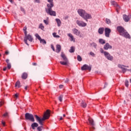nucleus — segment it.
Listing matches in <instances>:
<instances>
[{"label": "nucleus", "instance_id": "obj_1", "mask_svg": "<svg viewBox=\"0 0 131 131\" xmlns=\"http://www.w3.org/2000/svg\"><path fill=\"white\" fill-rule=\"evenodd\" d=\"M51 116V111L50 110H47L46 112L44 113L43 117L40 118L38 116L35 115L34 117L36 118V120L38 122L40 125H43V122L47 119H49Z\"/></svg>", "mask_w": 131, "mask_h": 131}, {"label": "nucleus", "instance_id": "obj_2", "mask_svg": "<svg viewBox=\"0 0 131 131\" xmlns=\"http://www.w3.org/2000/svg\"><path fill=\"white\" fill-rule=\"evenodd\" d=\"M48 2L49 4H47V8H46L47 14L50 16H56V11H53L52 9V8L54 7V2H53V0H48Z\"/></svg>", "mask_w": 131, "mask_h": 131}, {"label": "nucleus", "instance_id": "obj_3", "mask_svg": "<svg viewBox=\"0 0 131 131\" xmlns=\"http://www.w3.org/2000/svg\"><path fill=\"white\" fill-rule=\"evenodd\" d=\"M117 31L120 34V35L125 37V38H130V35L127 33L126 30L121 26H118L117 27Z\"/></svg>", "mask_w": 131, "mask_h": 131}, {"label": "nucleus", "instance_id": "obj_4", "mask_svg": "<svg viewBox=\"0 0 131 131\" xmlns=\"http://www.w3.org/2000/svg\"><path fill=\"white\" fill-rule=\"evenodd\" d=\"M25 119L26 120H30V121H32V122L35 121L33 115L28 113L25 114Z\"/></svg>", "mask_w": 131, "mask_h": 131}, {"label": "nucleus", "instance_id": "obj_5", "mask_svg": "<svg viewBox=\"0 0 131 131\" xmlns=\"http://www.w3.org/2000/svg\"><path fill=\"white\" fill-rule=\"evenodd\" d=\"M27 40H29V41L32 42V40H33V38L32 36L30 35H28L26 37H25L24 38V42L25 43H26L27 46H29V44L27 42Z\"/></svg>", "mask_w": 131, "mask_h": 131}, {"label": "nucleus", "instance_id": "obj_6", "mask_svg": "<svg viewBox=\"0 0 131 131\" xmlns=\"http://www.w3.org/2000/svg\"><path fill=\"white\" fill-rule=\"evenodd\" d=\"M104 55L105 57L106 58L107 60H109V61H113L114 58L112 55L109 53V52L105 51L104 52Z\"/></svg>", "mask_w": 131, "mask_h": 131}, {"label": "nucleus", "instance_id": "obj_7", "mask_svg": "<svg viewBox=\"0 0 131 131\" xmlns=\"http://www.w3.org/2000/svg\"><path fill=\"white\" fill-rule=\"evenodd\" d=\"M76 23L79 26V27H85L87 25L86 23L82 20H77Z\"/></svg>", "mask_w": 131, "mask_h": 131}, {"label": "nucleus", "instance_id": "obj_8", "mask_svg": "<svg viewBox=\"0 0 131 131\" xmlns=\"http://www.w3.org/2000/svg\"><path fill=\"white\" fill-rule=\"evenodd\" d=\"M78 14L82 18H83L84 17V15L85 14V10L83 9H78L77 11Z\"/></svg>", "mask_w": 131, "mask_h": 131}, {"label": "nucleus", "instance_id": "obj_9", "mask_svg": "<svg viewBox=\"0 0 131 131\" xmlns=\"http://www.w3.org/2000/svg\"><path fill=\"white\" fill-rule=\"evenodd\" d=\"M111 4L113 6H114V7H115L117 12L119 13V9H120V6H119V5H118V4L115 1H112Z\"/></svg>", "mask_w": 131, "mask_h": 131}, {"label": "nucleus", "instance_id": "obj_10", "mask_svg": "<svg viewBox=\"0 0 131 131\" xmlns=\"http://www.w3.org/2000/svg\"><path fill=\"white\" fill-rule=\"evenodd\" d=\"M105 35L106 37H109L110 36V33L111 32V30L108 28H106L104 30Z\"/></svg>", "mask_w": 131, "mask_h": 131}, {"label": "nucleus", "instance_id": "obj_11", "mask_svg": "<svg viewBox=\"0 0 131 131\" xmlns=\"http://www.w3.org/2000/svg\"><path fill=\"white\" fill-rule=\"evenodd\" d=\"M81 70H89V71H91V70H92V68L89 66L88 64H84L81 67Z\"/></svg>", "mask_w": 131, "mask_h": 131}, {"label": "nucleus", "instance_id": "obj_12", "mask_svg": "<svg viewBox=\"0 0 131 131\" xmlns=\"http://www.w3.org/2000/svg\"><path fill=\"white\" fill-rule=\"evenodd\" d=\"M83 19H84L86 21H88V19H92V15L85 12L84 17H83Z\"/></svg>", "mask_w": 131, "mask_h": 131}, {"label": "nucleus", "instance_id": "obj_13", "mask_svg": "<svg viewBox=\"0 0 131 131\" xmlns=\"http://www.w3.org/2000/svg\"><path fill=\"white\" fill-rule=\"evenodd\" d=\"M118 67L119 68H120V69L122 70V71L123 73H125L126 71H127V69H125L124 67H125V66H124L123 64H118Z\"/></svg>", "mask_w": 131, "mask_h": 131}, {"label": "nucleus", "instance_id": "obj_14", "mask_svg": "<svg viewBox=\"0 0 131 131\" xmlns=\"http://www.w3.org/2000/svg\"><path fill=\"white\" fill-rule=\"evenodd\" d=\"M104 50H107L109 49H112V46L109 45V43H106L103 47Z\"/></svg>", "mask_w": 131, "mask_h": 131}, {"label": "nucleus", "instance_id": "obj_15", "mask_svg": "<svg viewBox=\"0 0 131 131\" xmlns=\"http://www.w3.org/2000/svg\"><path fill=\"white\" fill-rule=\"evenodd\" d=\"M68 36L70 37V40L71 41H73L74 42H75V38H74V36H73V35H72L71 33H68Z\"/></svg>", "mask_w": 131, "mask_h": 131}, {"label": "nucleus", "instance_id": "obj_16", "mask_svg": "<svg viewBox=\"0 0 131 131\" xmlns=\"http://www.w3.org/2000/svg\"><path fill=\"white\" fill-rule=\"evenodd\" d=\"M72 31H73V33H74L75 35H79V34H80V32L77 30V29H73L72 30Z\"/></svg>", "mask_w": 131, "mask_h": 131}, {"label": "nucleus", "instance_id": "obj_17", "mask_svg": "<svg viewBox=\"0 0 131 131\" xmlns=\"http://www.w3.org/2000/svg\"><path fill=\"white\" fill-rule=\"evenodd\" d=\"M91 125H92V128H95V127L94 126H95V123L94 122V120H93L92 118H89L88 119Z\"/></svg>", "mask_w": 131, "mask_h": 131}, {"label": "nucleus", "instance_id": "obj_18", "mask_svg": "<svg viewBox=\"0 0 131 131\" xmlns=\"http://www.w3.org/2000/svg\"><path fill=\"white\" fill-rule=\"evenodd\" d=\"M123 18L125 22H128L129 21V16H127L126 15H123Z\"/></svg>", "mask_w": 131, "mask_h": 131}, {"label": "nucleus", "instance_id": "obj_19", "mask_svg": "<svg viewBox=\"0 0 131 131\" xmlns=\"http://www.w3.org/2000/svg\"><path fill=\"white\" fill-rule=\"evenodd\" d=\"M6 62L7 64V68L8 69H10L12 67V65L11 64V63L10 62V60L9 59H7L6 60Z\"/></svg>", "mask_w": 131, "mask_h": 131}, {"label": "nucleus", "instance_id": "obj_20", "mask_svg": "<svg viewBox=\"0 0 131 131\" xmlns=\"http://www.w3.org/2000/svg\"><path fill=\"white\" fill-rule=\"evenodd\" d=\"M61 58H62L63 61H68V59L67 58L66 55H65V54H64V53H61Z\"/></svg>", "mask_w": 131, "mask_h": 131}, {"label": "nucleus", "instance_id": "obj_21", "mask_svg": "<svg viewBox=\"0 0 131 131\" xmlns=\"http://www.w3.org/2000/svg\"><path fill=\"white\" fill-rule=\"evenodd\" d=\"M55 20L56 21V23L57 24V26L58 27H60V26H61V25L62 24V22L61 21V20H60V19H59V18H56L55 19Z\"/></svg>", "mask_w": 131, "mask_h": 131}, {"label": "nucleus", "instance_id": "obj_22", "mask_svg": "<svg viewBox=\"0 0 131 131\" xmlns=\"http://www.w3.org/2000/svg\"><path fill=\"white\" fill-rule=\"evenodd\" d=\"M38 126V124L37 123H33L31 124V127L32 129H35V127H37Z\"/></svg>", "mask_w": 131, "mask_h": 131}, {"label": "nucleus", "instance_id": "obj_23", "mask_svg": "<svg viewBox=\"0 0 131 131\" xmlns=\"http://www.w3.org/2000/svg\"><path fill=\"white\" fill-rule=\"evenodd\" d=\"M86 106H88L86 103L83 101H82L81 103V107H82V108H86Z\"/></svg>", "mask_w": 131, "mask_h": 131}, {"label": "nucleus", "instance_id": "obj_24", "mask_svg": "<svg viewBox=\"0 0 131 131\" xmlns=\"http://www.w3.org/2000/svg\"><path fill=\"white\" fill-rule=\"evenodd\" d=\"M28 76V74L27 73H24L21 75V78H23V79H26Z\"/></svg>", "mask_w": 131, "mask_h": 131}, {"label": "nucleus", "instance_id": "obj_25", "mask_svg": "<svg viewBox=\"0 0 131 131\" xmlns=\"http://www.w3.org/2000/svg\"><path fill=\"white\" fill-rule=\"evenodd\" d=\"M98 32L99 34H103V33L104 32V28H100L98 29Z\"/></svg>", "mask_w": 131, "mask_h": 131}, {"label": "nucleus", "instance_id": "obj_26", "mask_svg": "<svg viewBox=\"0 0 131 131\" xmlns=\"http://www.w3.org/2000/svg\"><path fill=\"white\" fill-rule=\"evenodd\" d=\"M57 53L61 52V46L60 45H56Z\"/></svg>", "mask_w": 131, "mask_h": 131}, {"label": "nucleus", "instance_id": "obj_27", "mask_svg": "<svg viewBox=\"0 0 131 131\" xmlns=\"http://www.w3.org/2000/svg\"><path fill=\"white\" fill-rule=\"evenodd\" d=\"M99 42L101 43V45H104L106 43V41L103 39H99Z\"/></svg>", "mask_w": 131, "mask_h": 131}, {"label": "nucleus", "instance_id": "obj_28", "mask_svg": "<svg viewBox=\"0 0 131 131\" xmlns=\"http://www.w3.org/2000/svg\"><path fill=\"white\" fill-rule=\"evenodd\" d=\"M61 65H67L68 64V60H64V61H60Z\"/></svg>", "mask_w": 131, "mask_h": 131}, {"label": "nucleus", "instance_id": "obj_29", "mask_svg": "<svg viewBox=\"0 0 131 131\" xmlns=\"http://www.w3.org/2000/svg\"><path fill=\"white\" fill-rule=\"evenodd\" d=\"M21 83L20 82H16L15 84V88H21Z\"/></svg>", "mask_w": 131, "mask_h": 131}, {"label": "nucleus", "instance_id": "obj_30", "mask_svg": "<svg viewBox=\"0 0 131 131\" xmlns=\"http://www.w3.org/2000/svg\"><path fill=\"white\" fill-rule=\"evenodd\" d=\"M75 50V48L74 47H71V49L69 50L70 53H74V51Z\"/></svg>", "mask_w": 131, "mask_h": 131}, {"label": "nucleus", "instance_id": "obj_31", "mask_svg": "<svg viewBox=\"0 0 131 131\" xmlns=\"http://www.w3.org/2000/svg\"><path fill=\"white\" fill-rule=\"evenodd\" d=\"M39 28L41 29V30H43V29H45V26H43L42 24H40V25L39 26Z\"/></svg>", "mask_w": 131, "mask_h": 131}, {"label": "nucleus", "instance_id": "obj_32", "mask_svg": "<svg viewBox=\"0 0 131 131\" xmlns=\"http://www.w3.org/2000/svg\"><path fill=\"white\" fill-rule=\"evenodd\" d=\"M53 36L54 37H56L57 38H59V37H60L59 35H57V33H53Z\"/></svg>", "mask_w": 131, "mask_h": 131}, {"label": "nucleus", "instance_id": "obj_33", "mask_svg": "<svg viewBox=\"0 0 131 131\" xmlns=\"http://www.w3.org/2000/svg\"><path fill=\"white\" fill-rule=\"evenodd\" d=\"M77 60L79 62H81V61H82V58H81V57L80 55H78L77 56Z\"/></svg>", "mask_w": 131, "mask_h": 131}, {"label": "nucleus", "instance_id": "obj_34", "mask_svg": "<svg viewBox=\"0 0 131 131\" xmlns=\"http://www.w3.org/2000/svg\"><path fill=\"white\" fill-rule=\"evenodd\" d=\"M35 36H36V38H37L39 40H40L41 39V38L40 37L39 35H38V34H36L35 35Z\"/></svg>", "mask_w": 131, "mask_h": 131}, {"label": "nucleus", "instance_id": "obj_35", "mask_svg": "<svg viewBox=\"0 0 131 131\" xmlns=\"http://www.w3.org/2000/svg\"><path fill=\"white\" fill-rule=\"evenodd\" d=\"M40 42L44 45H46V43H47V41H46L45 39H41V40H40Z\"/></svg>", "mask_w": 131, "mask_h": 131}, {"label": "nucleus", "instance_id": "obj_36", "mask_svg": "<svg viewBox=\"0 0 131 131\" xmlns=\"http://www.w3.org/2000/svg\"><path fill=\"white\" fill-rule=\"evenodd\" d=\"M58 100L60 102H62L63 101V95H60L58 97Z\"/></svg>", "mask_w": 131, "mask_h": 131}, {"label": "nucleus", "instance_id": "obj_37", "mask_svg": "<svg viewBox=\"0 0 131 131\" xmlns=\"http://www.w3.org/2000/svg\"><path fill=\"white\" fill-rule=\"evenodd\" d=\"M105 21H106V23L107 24H110L111 23V20H110V19H108V18H106L105 19Z\"/></svg>", "mask_w": 131, "mask_h": 131}, {"label": "nucleus", "instance_id": "obj_38", "mask_svg": "<svg viewBox=\"0 0 131 131\" xmlns=\"http://www.w3.org/2000/svg\"><path fill=\"white\" fill-rule=\"evenodd\" d=\"M43 22L46 25H49V21L48 20L44 19Z\"/></svg>", "mask_w": 131, "mask_h": 131}, {"label": "nucleus", "instance_id": "obj_39", "mask_svg": "<svg viewBox=\"0 0 131 131\" xmlns=\"http://www.w3.org/2000/svg\"><path fill=\"white\" fill-rule=\"evenodd\" d=\"M91 46H92V47H94V48L97 47V44L96 43H94V42L92 43Z\"/></svg>", "mask_w": 131, "mask_h": 131}, {"label": "nucleus", "instance_id": "obj_40", "mask_svg": "<svg viewBox=\"0 0 131 131\" xmlns=\"http://www.w3.org/2000/svg\"><path fill=\"white\" fill-rule=\"evenodd\" d=\"M90 55H91V56H92V57H95V53L93 52H91L90 53Z\"/></svg>", "mask_w": 131, "mask_h": 131}, {"label": "nucleus", "instance_id": "obj_41", "mask_svg": "<svg viewBox=\"0 0 131 131\" xmlns=\"http://www.w3.org/2000/svg\"><path fill=\"white\" fill-rule=\"evenodd\" d=\"M100 52L101 54H104V53H105V51H104V50L103 49V48H101L100 50Z\"/></svg>", "mask_w": 131, "mask_h": 131}, {"label": "nucleus", "instance_id": "obj_42", "mask_svg": "<svg viewBox=\"0 0 131 131\" xmlns=\"http://www.w3.org/2000/svg\"><path fill=\"white\" fill-rule=\"evenodd\" d=\"M51 49H52L53 51L54 52H55V47H54V45H51Z\"/></svg>", "mask_w": 131, "mask_h": 131}, {"label": "nucleus", "instance_id": "obj_43", "mask_svg": "<svg viewBox=\"0 0 131 131\" xmlns=\"http://www.w3.org/2000/svg\"><path fill=\"white\" fill-rule=\"evenodd\" d=\"M20 10L21 12H23V13H25V10L24 9V8H23V7H21Z\"/></svg>", "mask_w": 131, "mask_h": 131}, {"label": "nucleus", "instance_id": "obj_44", "mask_svg": "<svg viewBox=\"0 0 131 131\" xmlns=\"http://www.w3.org/2000/svg\"><path fill=\"white\" fill-rule=\"evenodd\" d=\"M4 103H5V102H4L3 100L1 101L0 102L1 105V106H3V105H4Z\"/></svg>", "mask_w": 131, "mask_h": 131}, {"label": "nucleus", "instance_id": "obj_45", "mask_svg": "<svg viewBox=\"0 0 131 131\" xmlns=\"http://www.w3.org/2000/svg\"><path fill=\"white\" fill-rule=\"evenodd\" d=\"M37 130H38V131H41V130H42V129H41V127H37Z\"/></svg>", "mask_w": 131, "mask_h": 131}, {"label": "nucleus", "instance_id": "obj_46", "mask_svg": "<svg viewBox=\"0 0 131 131\" xmlns=\"http://www.w3.org/2000/svg\"><path fill=\"white\" fill-rule=\"evenodd\" d=\"M34 3H38L39 4V3H40V0H35Z\"/></svg>", "mask_w": 131, "mask_h": 131}, {"label": "nucleus", "instance_id": "obj_47", "mask_svg": "<svg viewBox=\"0 0 131 131\" xmlns=\"http://www.w3.org/2000/svg\"><path fill=\"white\" fill-rule=\"evenodd\" d=\"M24 33L25 34V37L27 36V31H24Z\"/></svg>", "mask_w": 131, "mask_h": 131}, {"label": "nucleus", "instance_id": "obj_48", "mask_svg": "<svg viewBox=\"0 0 131 131\" xmlns=\"http://www.w3.org/2000/svg\"><path fill=\"white\" fill-rule=\"evenodd\" d=\"M14 98H15V99H17V98H18V94H15L14 95Z\"/></svg>", "mask_w": 131, "mask_h": 131}, {"label": "nucleus", "instance_id": "obj_49", "mask_svg": "<svg viewBox=\"0 0 131 131\" xmlns=\"http://www.w3.org/2000/svg\"><path fill=\"white\" fill-rule=\"evenodd\" d=\"M125 86H126V88H128V82L125 83Z\"/></svg>", "mask_w": 131, "mask_h": 131}, {"label": "nucleus", "instance_id": "obj_50", "mask_svg": "<svg viewBox=\"0 0 131 131\" xmlns=\"http://www.w3.org/2000/svg\"><path fill=\"white\" fill-rule=\"evenodd\" d=\"M24 31H26V30H27V27H25L23 29Z\"/></svg>", "mask_w": 131, "mask_h": 131}, {"label": "nucleus", "instance_id": "obj_51", "mask_svg": "<svg viewBox=\"0 0 131 131\" xmlns=\"http://www.w3.org/2000/svg\"><path fill=\"white\" fill-rule=\"evenodd\" d=\"M7 69H8V67H5L4 69H3V71H6V70H7Z\"/></svg>", "mask_w": 131, "mask_h": 131}, {"label": "nucleus", "instance_id": "obj_52", "mask_svg": "<svg viewBox=\"0 0 131 131\" xmlns=\"http://www.w3.org/2000/svg\"><path fill=\"white\" fill-rule=\"evenodd\" d=\"M8 113H6L5 114H4L3 115V116L6 117V116H8Z\"/></svg>", "mask_w": 131, "mask_h": 131}, {"label": "nucleus", "instance_id": "obj_53", "mask_svg": "<svg viewBox=\"0 0 131 131\" xmlns=\"http://www.w3.org/2000/svg\"><path fill=\"white\" fill-rule=\"evenodd\" d=\"M63 87H64V85H59V88H60V89H63Z\"/></svg>", "mask_w": 131, "mask_h": 131}, {"label": "nucleus", "instance_id": "obj_54", "mask_svg": "<svg viewBox=\"0 0 131 131\" xmlns=\"http://www.w3.org/2000/svg\"><path fill=\"white\" fill-rule=\"evenodd\" d=\"M9 51H6L5 52V55H9Z\"/></svg>", "mask_w": 131, "mask_h": 131}, {"label": "nucleus", "instance_id": "obj_55", "mask_svg": "<svg viewBox=\"0 0 131 131\" xmlns=\"http://www.w3.org/2000/svg\"><path fill=\"white\" fill-rule=\"evenodd\" d=\"M2 124L5 126V125H6V122L2 121Z\"/></svg>", "mask_w": 131, "mask_h": 131}, {"label": "nucleus", "instance_id": "obj_56", "mask_svg": "<svg viewBox=\"0 0 131 131\" xmlns=\"http://www.w3.org/2000/svg\"><path fill=\"white\" fill-rule=\"evenodd\" d=\"M128 98L129 99H131V94H128Z\"/></svg>", "mask_w": 131, "mask_h": 131}, {"label": "nucleus", "instance_id": "obj_57", "mask_svg": "<svg viewBox=\"0 0 131 131\" xmlns=\"http://www.w3.org/2000/svg\"><path fill=\"white\" fill-rule=\"evenodd\" d=\"M27 89H28V86H26L25 89L27 90Z\"/></svg>", "mask_w": 131, "mask_h": 131}, {"label": "nucleus", "instance_id": "obj_58", "mask_svg": "<svg viewBox=\"0 0 131 131\" xmlns=\"http://www.w3.org/2000/svg\"><path fill=\"white\" fill-rule=\"evenodd\" d=\"M33 66H35V65H36V63L33 62Z\"/></svg>", "mask_w": 131, "mask_h": 131}, {"label": "nucleus", "instance_id": "obj_59", "mask_svg": "<svg viewBox=\"0 0 131 131\" xmlns=\"http://www.w3.org/2000/svg\"><path fill=\"white\" fill-rule=\"evenodd\" d=\"M63 120V117H61L59 119V120Z\"/></svg>", "mask_w": 131, "mask_h": 131}, {"label": "nucleus", "instance_id": "obj_60", "mask_svg": "<svg viewBox=\"0 0 131 131\" xmlns=\"http://www.w3.org/2000/svg\"><path fill=\"white\" fill-rule=\"evenodd\" d=\"M68 81H69V79H67V80H66V82H68Z\"/></svg>", "mask_w": 131, "mask_h": 131}, {"label": "nucleus", "instance_id": "obj_61", "mask_svg": "<svg viewBox=\"0 0 131 131\" xmlns=\"http://www.w3.org/2000/svg\"><path fill=\"white\" fill-rule=\"evenodd\" d=\"M127 71H130L131 72V69H127Z\"/></svg>", "mask_w": 131, "mask_h": 131}, {"label": "nucleus", "instance_id": "obj_62", "mask_svg": "<svg viewBox=\"0 0 131 131\" xmlns=\"http://www.w3.org/2000/svg\"><path fill=\"white\" fill-rule=\"evenodd\" d=\"M125 82H128V80H126Z\"/></svg>", "mask_w": 131, "mask_h": 131}, {"label": "nucleus", "instance_id": "obj_63", "mask_svg": "<svg viewBox=\"0 0 131 131\" xmlns=\"http://www.w3.org/2000/svg\"><path fill=\"white\" fill-rule=\"evenodd\" d=\"M63 117H65V116H66V115L63 114Z\"/></svg>", "mask_w": 131, "mask_h": 131}, {"label": "nucleus", "instance_id": "obj_64", "mask_svg": "<svg viewBox=\"0 0 131 131\" xmlns=\"http://www.w3.org/2000/svg\"><path fill=\"white\" fill-rule=\"evenodd\" d=\"M125 67H126L127 68H128V66H125Z\"/></svg>", "mask_w": 131, "mask_h": 131}]
</instances>
